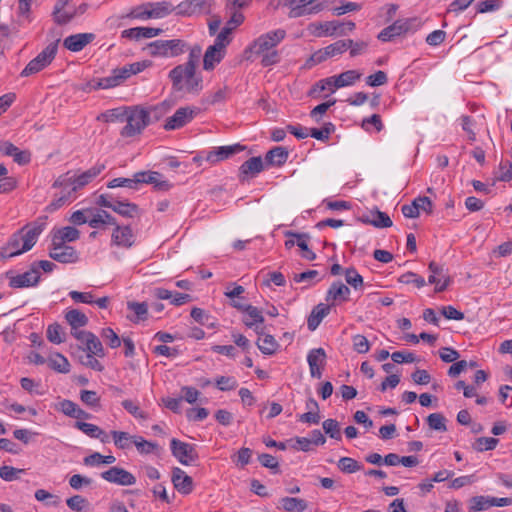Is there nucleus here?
Returning a JSON list of instances; mask_svg holds the SVG:
<instances>
[{"instance_id":"63","label":"nucleus","mask_w":512,"mask_h":512,"mask_svg":"<svg viewBox=\"0 0 512 512\" xmlns=\"http://www.w3.org/2000/svg\"><path fill=\"white\" fill-rule=\"evenodd\" d=\"M133 443L135 444L137 450L144 454L152 453L157 448L155 443L149 442L140 436L133 437Z\"/></svg>"},{"instance_id":"11","label":"nucleus","mask_w":512,"mask_h":512,"mask_svg":"<svg viewBox=\"0 0 512 512\" xmlns=\"http://www.w3.org/2000/svg\"><path fill=\"white\" fill-rule=\"evenodd\" d=\"M279 3L289 10L291 18L316 14L323 9L322 3H314L313 0H279Z\"/></svg>"},{"instance_id":"39","label":"nucleus","mask_w":512,"mask_h":512,"mask_svg":"<svg viewBox=\"0 0 512 512\" xmlns=\"http://www.w3.org/2000/svg\"><path fill=\"white\" fill-rule=\"evenodd\" d=\"M117 214L126 217L133 218L138 215L139 208L136 204L128 202V201H119L116 200L114 207L112 209Z\"/></svg>"},{"instance_id":"34","label":"nucleus","mask_w":512,"mask_h":512,"mask_svg":"<svg viewBox=\"0 0 512 512\" xmlns=\"http://www.w3.org/2000/svg\"><path fill=\"white\" fill-rule=\"evenodd\" d=\"M279 508L285 512H303L308 504L305 500L295 497H283L279 500Z\"/></svg>"},{"instance_id":"55","label":"nucleus","mask_w":512,"mask_h":512,"mask_svg":"<svg viewBox=\"0 0 512 512\" xmlns=\"http://www.w3.org/2000/svg\"><path fill=\"white\" fill-rule=\"evenodd\" d=\"M111 435L113 436L114 444L120 449H125L133 443L134 436L129 435L127 432L112 431Z\"/></svg>"},{"instance_id":"38","label":"nucleus","mask_w":512,"mask_h":512,"mask_svg":"<svg viewBox=\"0 0 512 512\" xmlns=\"http://www.w3.org/2000/svg\"><path fill=\"white\" fill-rule=\"evenodd\" d=\"M66 505L74 512H91L92 505L81 495H74L66 499Z\"/></svg>"},{"instance_id":"29","label":"nucleus","mask_w":512,"mask_h":512,"mask_svg":"<svg viewBox=\"0 0 512 512\" xmlns=\"http://www.w3.org/2000/svg\"><path fill=\"white\" fill-rule=\"evenodd\" d=\"M95 38L93 33H78L66 37V49L78 52L81 51L86 45L91 43Z\"/></svg>"},{"instance_id":"2","label":"nucleus","mask_w":512,"mask_h":512,"mask_svg":"<svg viewBox=\"0 0 512 512\" xmlns=\"http://www.w3.org/2000/svg\"><path fill=\"white\" fill-rule=\"evenodd\" d=\"M172 106L171 101L165 100L154 106L136 105L126 107L123 119L125 126L121 129V136L131 138L141 134L153 120L158 121L165 116L172 109Z\"/></svg>"},{"instance_id":"4","label":"nucleus","mask_w":512,"mask_h":512,"mask_svg":"<svg viewBox=\"0 0 512 512\" xmlns=\"http://www.w3.org/2000/svg\"><path fill=\"white\" fill-rule=\"evenodd\" d=\"M45 226V218H38L15 232L0 250V259H8L29 251L37 242Z\"/></svg>"},{"instance_id":"48","label":"nucleus","mask_w":512,"mask_h":512,"mask_svg":"<svg viewBox=\"0 0 512 512\" xmlns=\"http://www.w3.org/2000/svg\"><path fill=\"white\" fill-rule=\"evenodd\" d=\"M35 498L44 502L47 506H58L61 504V497L53 495L44 489H39L35 492Z\"/></svg>"},{"instance_id":"20","label":"nucleus","mask_w":512,"mask_h":512,"mask_svg":"<svg viewBox=\"0 0 512 512\" xmlns=\"http://www.w3.org/2000/svg\"><path fill=\"white\" fill-rule=\"evenodd\" d=\"M359 220L364 224L372 225L376 228H388L392 226V220L390 217L377 209L370 210L362 214Z\"/></svg>"},{"instance_id":"9","label":"nucleus","mask_w":512,"mask_h":512,"mask_svg":"<svg viewBox=\"0 0 512 512\" xmlns=\"http://www.w3.org/2000/svg\"><path fill=\"white\" fill-rule=\"evenodd\" d=\"M226 32L218 33L212 45L208 46L203 54V70L213 71L224 59L227 47L230 44Z\"/></svg>"},{"instance_id":"45","label":"nucleus","mask_w":512,"mask_h":512,"mask_svg":"<svg viewBox=\"0 0 512 512\" xmlns=\"http://www.w3.org/2000/svg\"><path fill=\"white\" fill-rule=\"evenodd\" d=\"M66 415L75 418L76 421H84L91 417L89 413L81 409L77 404L68 400H66Z\"/></svg>"},{"instance_id":"15","label":"nucleus","mask_w":512,"mask_h":512,"mask_svg":"<svg viewBox=\"0 0 512 512\" xmlns=\"http://www.w3.org/2000/svg\"><path fill=\"white\" fill-rule=\"evenodd\" d=\"M5 277L9 280L10 287L25 288L36 285L40 275L38 269L33 266L30 270L18 275H14L13 271H8L5 273Z\"/></svg>"},{"instance_id":"6","label":"nucleus","mask_w":512,"mask_h":512,"mask_svg":"<svg viewBox=\"0 0 512 512\" xmlns=\"http://www.w3.org/2000/svg\"><path fill=\"white\" fill-rule=\"evenodd\" d=\"M150 63L147 61L135 62L123 67L115 68L111 74L100 78L97 82V88L110 89L117 87L124 83L132 75L142 72L145 68L149 67Z\"/></svg>"},{"instance_id":"30","label":"nucleus","mask_w":512,"mask_h":512,"mask_svg":"<svg viewBox=\"0 0 512 512\" xmlns=\"http://www.w3.org/2000/svg\"><path fill=\"white\" fill-rule=\"evenodd\" d=\"M50 257L60 263H64V228L57 229L52 236Z\"/></svg>"},{"instance_id":"50","label":"nucleus","mask_w":512,"mask_h":512,"mask_svg":"<svg viewBox=\"0 0 512 512\" xmlns=\"http://www.w3.org/2000/svg\"><path fill=\"white\" fill-rule=\"evenodd\" d=\"M138 185V181H136V173L133 175L132 178H114L107 184L109 188L126 187L130 189H137Z\"/></svg>"},{"instance_id":"1","label":"nucleus","mask_w":512,"mask_h":512,"mask_svg":"<svg viewBox=\"0 0 512 512\" xmlns=\"http://www.w3.org/2000/svg\"><path fill=\"white\" fill-rule=\"evenodd\" d=\"M202 56V48L196 44L189 49L187 61L170 70L168 78L172 88L177 92L198 94L203 89V78L198 71L199 60Z\"/></svg>"},{"instance_id":"8","label":"nucleus","mask_w":512,"mask_h":512,"mask_svg":"<svg viewBox=\"0 0 512 512\" xmlns=\"http://www.w3.org/2000/svg\"><path fill=\"white\" fill-rule=\"evenodd\" d=\"M152 57L173 58L189 52L190 47L181 39L156 40L146 47Z\"/></svg>"},{"instance_id":"14","label":"nucleus","mask_w":512,"mask_h":512,"mask_svg":"<svg viewBox=\"0 0 512 512\" xmlns=\"http://www.w3.org/2000/svg\"><path fill=\"white\" fill-rule=\"evenodd\" d=\"M213 0H184L176 6L177 14L181 16H196L210 13Z\"/></svg>"},{"instance_id":"3","label":"nucleus","mask_w":512,"mask_h":512,"mask_svg":"<svg viewBox=\"0 0 512 512\" xmlns=\"http://www.w3.org/2000/svg\"><path fill=\"white\" fill-rule=\"evenodd\" d=\"M285 37L286 31L281 28L266 32L252 41L245 49V54L248 59L260 58L264 67L273 66L280 62V53L276 47Z\"/></svg>"},{"instance_id":"37","label":"nucleus","mask_w":512,"mask_h":512,"mask_svg":"<svg viewBox=\"0 0 512 512\" xmlns=\"http://www.w3.org/2000/svg\"><path fill=\"white\" fill-rule=\"evenodd\" d=\"M264 169L261 157H252L240 166V174L244 176H255Z\"/></svg>"},{"instance_id":"7","label":"nucleus","mask_w":512,"mask_h":512,"mask_svg":"<svg viewBox=\"0 0 512 512\" xmlns=\"http://www.w3.org/2000/svg\"><path fill=\"white\" fill-rule=\"evenodd\" d=\"M103 169V165H98L83 172L66 173V200L76 199L78 192L92 182Z\"/></svg>"},{"instance_id":"60","label":"nucleus","mask_w":512,"mask_h":512,"mask_svg":"<svg viewBox=\"0 0 512 512\" xmlns=\"http://www.w3.org/2000/svg\"><path fill=\"white\" fill-rule=\"evenodd\" d=\"M338 467L345 473H354L361 469V465L350 457H342L338 461Z\"/></svg>"},{"instance_id":"47","label":"nucleus","mask_w":512,"mask_h":512,"mask_svg":"<svg viewBox=\"0 0 512 512\" xmlns=\"http://www.w3.org/2000/svg\"><path fill=\"white\" fill-rule=\"evenodd\" d=\"M361 127L366 132H372V127L376 132H380L384 125L382 123L381 117L378 114H373L368 118H364L361 123Z\"/></svg>"},{"instance_id":"59","label":"nucleus","mask_w":512,"mask_h":512,"mask_svg":"<svg viewBox=\"0 0 512 512\" xmlns=\"http://www.w3.org/2000/svg\"><path fill=\"white\" fill-rule=\"evenodd\" d=\"M398 280L403 284H414L417 288H422L426 284L425 279L414 272H406Z\"/></svg>"},{"instance_id":"26","label":"nucleus","mask_w":512,"mask_h":512,"mask_svg":"<svg viewBox=\"0 0 512 512\" xmlns=\"http://www.w3.org/2000/svg\"><path fill=\"white\" fill-rule=\"evenodd\" d=\"M91 228L101 229L107 226L116 225V220L105 210H92L88 221Z\"/></svg>"},{"instance_id":"12","label":"nucleus","mask_w":512,"mask_h":512,"mask_svg":"<svg viewBox=\"0 0 512 512\" xmlns=\"http://www.w3.org/2000/svg\"><path fill=\"white\" fill-rule=\"evenodd\" d=\"M198 114V109L193 106L179 107L173 115L166 118L163 129L165 131L179 130L193 121Z\"/></svg>"},{"instance_id":"19","label":"nucleus","mask_w":512,"mask_h":512,"mask_svg":"<svg viewBox=\"0 0 512 512\" xmlns=\"http://www.w3.org/2000/svg\"><path fill=\"white\" fill-rule=\"evenodd\" d=\"M428 269L430 271L428 283L435 285L436 292L444 291L450 283V278L444 272L443 267L432 261L430 262Z\"/></svg>"},{"instance_id":"25","label":"nucleus","mask_w":512,"mask_h":512,"mask_svg":"<svg viewBox=\"0 0 512 512\" xmlns=\"http://www.w3.org/2000/svg\"><path fill=\"white\" fill-rule=\"evenodd\" d=\"M235 308L245 312L246 318L244 323L248 327H253L256 324H261L264 322L262 313L257 307L247 304L246 302H236Z\"/></svg>"},{"instance_id":"61","label":"nucleus","mask_w":512,"mask_h":512,"mask_svg":"<svg viewBox=\"0 0 512 512\" xmlns=\"http://www.w3.org/2000/svg\"><path fill=\"white\" fill-rule=\"evenodd\" d=\"M61 334L62 326L59 323H53L47 327L46 337L51 343L60 344L62 342Z\"/></svg>"},{"instance_id":"62","label":"nucleus","mask_w":512,"mask_h":512,"mask_svg":"<svg viewBox=\"0 0 512 512\" xmlns=\"http://www.w3.org/2000/svg\"><path fill=\"white\" fill-rule=\"evenodd\" d=\"M49 368L56 372H64V356L60 353L49 354L46 361Z\"/></svg>"},{"instance_id":"57","label":"nucleus","mask_w":512,"mask_h":512,"mask_svg":"<svg viewBox=\"0 0 512 512\" xmlns=\"http://www.w3.org/2000/svg\"><path fill=\"white\" fill-rule=\"evenodd\" d=\"M25 473L24 469L14 468L12 466H2L0 467V477L4 481H14L20 478V475Z\"/></svg>"},{"instance_id":"24","label":"nucleus","mask_w":512,"mask_h":512,"mask_svg":"<svg viewBox=\"0 0 512 512\" xmlns=\"http://www.w3.org/2000/svg\"><path fill=\"white\" fill-rule=\"evenodd\" d=\"M326 353L324 349L317 348L313 349L309 352L307 356V361L310 368V374L312 377L321 378L322 376V368L325 363Z\"/></svg>"},{"instance_id":"40","label":"nucleus","mask_w":512,"mask_h":512,"mask_svg":"<svg viewBox=\"0 0 512 512\" xmlns=\"http://www.w3.org/2000/svg\"><path fill=\"white\" fill-rule=\"evenodd\" d=\"M257 346L266 355H272L278 348V343L272 335L262 334L258 337Z\"/></svg>"},{"instance_id":"16","label":"nucleus","mask_w":512,"mask_h":512,"mask_svg":"<svg viewBox=\"0 0 512 512\" xmlns=\"http://www.w3.org/2000/svg\"><path fill=\"white\" fill-rule=\"evenodd\" d=\"M101 477L110 483L121 486H130L136 483V478L133 474L119 467H112L102 472Z\"/></svg>"},{"instance_id":"23","label":"nucleus","mask_w":512,"mask_h":512,"mask_svg":"<svg viewBox=\"0 0 512 512\" xmlns=\"http://www.w3.org/2000/svg\"><path fill=\"white\" fill-rule=\"evenodd\" d=\"M172 483L181 494L188 495L193 491L192 478L178 467H175L172 471Z\"/></svg>"},{"instance_id":"56","label":"nucleus","mask_w":512,"mask_h":512,"mask_svg":"<svg viewBox=\"0 0 512 512\" xmlns=\"http://www.w3.org/2000/svg\"><path fill=\"white\" fill-rule=\"evenodd\" d=\"M338 89L335 76H330L318 81L314 86V91H328L334 93Z\"/></svg>"},{"instance_id":"42","label":"nucleus","mask_w":512,"mask_h":512,"mask_svg":"<svg viewBox=\"0 0 512 512\" xmlns=\"http://www.w3.org/2000/svg\"><path fill=\"white\" fill-rule=\"evenodd\" d=\"M244 292L245 289L243 286L232 283L226 287L224 295L230 299V305L235 308L236 302H246L242 296Z\"/></svg>"},{"instance_id":"21","label":"nucleus","mask_w":512,"mask_h":512,"mask_svg":"<svg viewBox=\"0 0 512 512\" xmlns=\"http://www.w3.org/2000/svg\"><path fill=\"white\" fill-rule=\"evenodd\" d=\"M114 226L115 229L111 239L112 244L122 248H130L135 241L132 229L129 226Z\"/></svg>"},{"instance_id":"54","label":"nucleus","mask_w":512,"mask_h":512,"mask_svg":"<svg viewBox=\"0 0 512 512\" xmlns=\"http://www.w3.org/2000/svg\"><path fill=\"white\" fill-rule=\"evenodd\" d=\"M498 442V439L493 437H480L476 439L473 447L475 450L483 452L493 450L497 446Z\"/></svg>"},{"instance_id":"31","label":"nucleus","mask_w":512,"mask_h":512,"mask_svg":"<svg viewBox=\"0 0 512 512\" xmlns=\"http://www.w3.org/2000/svg\"><path fill=\"white\" fill-rule=\"evenodd\" d=\"M149 12L146 15L149 18L159 19L171 14L176 7L168 1H161L155 3H148Z\"/></svg>"},{"instance_id":"44","label":"nucleus","mask_w":512,"mask_h":512,"mask_svg":"<svg viewBox=\"0 0 512 512\" xmlns=\"http://www.w3.org/2000/svg\"><path fill=\"white\" fill-rule=\"evenodd\" d=\"M103 341L112 349L120 347L122 340L118 334L110 327L103 328L100 332Z\"/></svg>"},{"instance_id":"18","label":"nucleus","mask_w":512,"mask_h":512,"mask_svg":"<svg viewBox=\"0 0 512 512\" xmlns=\"http://www.w3.org/2000/svg\"><path fill=\"white\" fill-rule=\"evenodd\" d=\"M341 24L337 21L327 22H314L309 24L308 31L314 37H327L335 34H344L343 31H339Z\"/></svg>"},{"instance_id":"10","label":"nucleus","mask_w":512,"mask_h":512,"mask_svg":"<svg viewBox=\"0 0 512 512\" xmlns=\"http://www.w3.org/2000/svg\"><path fill=\"white\" fill-rule=\"evenodd\" d=\"M59 41L60 39H57L55 43L49 44L41 53H39L34 59H32L22 70L21 76H31L33 74L40 72L47 65H49L56 55L57 44Z\"/></svg>"},{"instance_id":"35","label":"nucleus","mask_w":512,"mask_h":512,"mask_svg":"<svg viewBox=\"0 0 512 512\" xmlns=\"http://www.w3.org/2000/svg\"><path fill=\"white\" fill-rule=\"evenodd\" d=\"M338 89L353 86L363 76L360 70H347L338 75H334Z\"/></svg>"},{"instance_id":"41","label":"nucleus","mask_w":512,"mask_h":512,"mask_svg":"<svg viewBox=\"0 0 512 512\" xmlns=\"http://www.w3.org/2000/svg\"><path fill=\"white\" fill-rule=\"evenodd\" d=\"M127 307L133 312V315L129 317L132 322L139 323L147 318L148 306L146 303L128 302Z\"/></svg>"},{"instance_id":"43","label":"nucleus","mask_w":512,"mask_h":512,"mask_svg":"<svg viewBox=\"0 0 512 512\" xmlns=\"http://www.w3.org/2000/svg\"><path fill=\"white\" fill-rule=\"evenodd\" d=\"M286 236L297 238V246L302 250V256L307 260H314L315 253L308 248L306 236L294 232H286Z\"/></svg>"},{"instance_id":"32","label":"nucleus","mask_w":512,"mask_h":512,"mask_svg":"<svg viewBox=\"0 0 512 512\" xmlns=\"http://www.w3.org/2000/svg\"><path fill=\"white\" fill-rule=\"evenodd\" d=\"M288 150L284 147H275L269 150L265 156V162L270 166H282L288 159Z\"/></svg>"},{"instance_id":"51","label":"nucleus","mask_w":512,"mask_h":512,"mask_svg":"<svg viewBox=\"0 0 512 512\" xmlns=\"http://www.w3.org/2000/svg\"><path fill=\"white\" fill-rule=\"evenodd\" d=\"M491 507V497L475 496L470 500V512H479Z\"/></svg>"},{"instance_id":"28","label":"nucleus","mask_w":512,"mask_h":512,"mask_svg":"<svg viewBox=\"0 0 512 512\" xmlns=\"http://www.w3.org/2000/svg\"><path fill=\"white\" fill-rule=\"evenodd\" d=\"M162 30L160 28H152V27H134L130 29L123 30L121 35L123 38L139 40L142 38H153L161 34Z\"/></svg>"},{"instance_id":"13","label":"nucleus","mask_w":512,"mask_h":512,"mask_svg":"<svg viewBox=\"0 0 512 512\" xmlns=\"http://www.w3.org/2000/svg\"><path fill=\"white\" fill-rule=\"evenodd\" d=\"M172 455L183 465H191L198 459L195 446L173 438L170 442Z\"/></svg>"},{"instance_id":"36","label":"nucleus","mask_w":512,"mask_h":512,"mask_svg":"<svg viewBox=\"0 0 512 512\" xmlns=\"http://www.w3.org/2000/svg\"><path fill=\"white\" fill-rule=\"evenodd\" d=\"M230 10H231V16H230L229 20L227 21L226 26L219 33L226 32L227 39L231 43L232 31L234 29H236L238 26H240L244 22L245 18H244V15L242 14V12H240L238 8H233V6H230Z\"/></svg>"},{"instance_id":"22","label":"nucleus","mask_w":512,"mask_h":512,"mask_svg":"<svg viewBox=\"0 0 512 512\" xmlns=\"http://www.w3.org/2000/svg\"><path fill=\"white\" fill-rule=\"evenodd\" d=\"M350 296V289L342 282H334L329 287L326 293V301L329 305L342 303L348 301Z\"/></svg>"},{"instance_id":"64","label":"nucleus","mask_w":512,"mask_h":512,"mask_svg":"<svg viewBox=\"0 0 512 512\" xmlns=\"http://www.w3.org/2000/svg\"><path fill=\"white\" fill-rule=\"evenodd\" d=\"M215 383L221 391H230L238 386L237 380L231 376H220L216 379Z\"/></svg>"},{"instance_id":"5","label":"nucleus","mask_w":512,"mask_h":512,"mask_svg":"<svg viewBox=\"0 0 512 512\" xmlns=\"http://www.w3.org/2000/svg\"><path fill=\"white\" fill-rule=\"evenodd\" d=\"M66 321L71 326V335L84 351H90L100 358L105 356V350L99 338L92 332L82 329L88 323V318L83 312L77 309L69 310L66 312Z\"/></svg>"},{"instance_id":"33","label":"nucleus","mask_w":512,"mask_h":512,"mask_svg":"<svg viewBox=\"0 0 512 512\" xmlns=\"http://www.w3.org/2000/svg\"><path fill=\"white\" fill-rule=\"evenodd\" d=\"M330 312V305L318 304L311 312L307 320V326L309 330L314 331L323 318Z\"/></svg>"},{"instance_id":"27","label":"nucleus","mask_w":512,"mask_h":512,"mask_svg":"<svg viewBox=\"0 0 512 512\" xmlns=\"http://www.w3.org/2000/svg\"><path fill=\"white\" fill-rule=\"evenodd\" d=\"M73 426L91 438L99 439L102 443L109 442V436L95 424L84 421H75Z\"/></svg>"},{"instance_id":"46","label":"nucleus","mask_w":512,"mask_h":512,"mask_svg":"<svg viewBox=\"0 0 512 512\" xmlns=\"http://www.w3.org/2000/svg\"><path fill=\"white\" fill-rule=\"evenodd\" d=\"M427 424L430 429L445 432L447 430L446 419L441 413H432L427 417Z\"/></svg>"},{"instance_id":"49","label":"nucleus","mask_w":512,"mask_h":512,"mask_svg":"<svg viewBox=\"0 0 512 512\" xmlns=\"http://www.w3.org/2000/svg\"><path fill=\"white\" fill-rule=\"evenodd\" d=\"M349 45H351V39L346 40H338L328 46H326L328 50V54L330 58L339 56L348 50Z\"/></svg>"},{"instance_id":"17","label":"nucleus","mask_w":512,"mask_h":512,"mask_svg":"<svg viewBox=\"0 0 512 512\" xmlns=\"http://www.w3.org/2000/svg\"><path fill=\"white\" fill-rule=\"evenodd\" d=\"M244 150V147L240 144H233L227 146L215 147L206 153L205 159L210 164H216L220 161L226 160L233 155Z\"/></svg>"},{"instance_id":"58","label":"nucleus","mask_w":512,"mask_h":512,"mask_svg":"<svg viewBox=\"0 0 512 512\" xmlns=\"http://www.w3.org/2000/svg\"><path fill=\"white\" fill-rule=\"evenodd\" d=\"M345 280L354 289L363 286V277L352 267L345 270Z\"/></svg>"},{"instance_id":"52","label":"nucleus","mask_w":512,"mask_h":512,"mask_svg":"<svg viewBox=\"0 0 512 512\" xmlns=\"http://www.w3.org/2000/svg\"><path fill=\"white\" fill-rule=\"evenodd\" d=\"M161 175L158 172H137L136 173V181L138 184H155L156 186L160 185Z\"/></svg>"},{"instance_id":"53","label":"nucleus","mask_w":512,"mask_h":512,"mask_svg":"<svg viewBox=\"0 0 512 512\" xmlns=\"http://www.w3.org/2000/svg\"><path fill=\"white\" fill-rule=\"evenodd\" d=\"M324 432L331 438L341 440L339 423L334 419H327L322 424Z\"/></svg>"}]
</instances>
